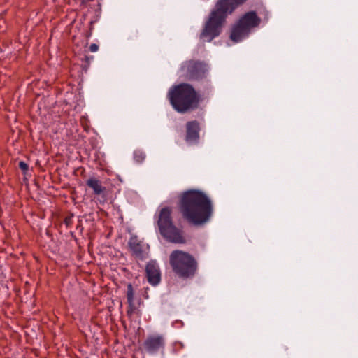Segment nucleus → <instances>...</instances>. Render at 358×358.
Instances as JSON below:
<instances>
[{
  "label": "nucleus",
  "instance_id": "obj_1",
  "mask_svg": "<svg viewBox=\"0 0 358 358\" xmlns=\"http://www.w3.org/2000/svg\"><path fill=\"white\" fill-rule=\"evenodd\" d=\"M180 211L182 217L190 224L202 226L213 215V204L207 195L196 189L182 193L180 200Z\"/></svg>",
  "mask_w": 358,
  "mask_h": 358
},
{
  "label": "nucleus",
  "instance_id": "obj_2",
  "mask_svg": "<svg viewBox=\"0 0 358 358\" xmlns=\"http://www.w3.org/2000/svg\"><path fill=\"white\" fill-rule=\"evenodd\" d=\"M247 0H218L210 12L200 34V39L210 42L222 32L223 25L229 14Z\"/></svg>",
  "mask_w": 358,
  "mask_h": 358
},
{
  "label": "nucleus",
  "instance_id": "obj_3",
  "mask_svg": "<svg viewBox=\"0 0 358 358\" xmlns=\"http://www.w3.org/2000/svg\"><path fill=\"white\" fill-rule=\"evenodd\" d=\"M167 98L173 109L180 113L194 110L199 106L200 96L188 83L173 85L168 91Z\"/></svg>",
  "mask_w": 358,
  "mask_h": 358
},
{
  "label": "nucleus",
  "instance_id": "obj_4",
  "mask_svg": "<svg viewBox=\"0 0 358 358\" xmlns=\"http://www.w3.org/2000/svg\"><path fill=\"white\" fill-rule=\"evenodd\" d=\"M169 264L173 272L183 279L194 277L198 269V262L190 253L181 250H173L169 255Z\"/></svg>",
  "mask_w": 358,
  "mask_h": 358
},
{
  "label": "nucleus",
  "instance_id": "obj_5",
  "mask_svg": "<svg viewBox=\"0 0 358 358\" xmlns=\"http://www.w3.org/2000/svg\"><path fill=\"white\" fill-rule=\"evenodd\" d=\"M172 210L169 207L162 208L159 213L157 224L162 237L170 243L185 244L187 241L184 231L173 223Z\"/></svg>",
  "mask_w": 358,
  "mask_h": 358
},
{
  "label": "nucleus",
  "instance_id": "obj_6",
  "mask_svg": "<svg viewBox=\"0 0 358 358\" xmlns=\"http://www.w3.org/2000/svg\"><path fill=\"white\" fill-rule=\"evenodd\" d=\"M261 19L255 11H249L244 14L235 24L231 31L230 38L236 43L247 37L251 29L259 26Z\"/></svg>",
  "mask_w": 358,
  "mask_h": 358
},
{
  "label": "nucleus",
  "instance_id": "obj_7",
  "mask_svg": "<svg viewBox=\"0 0 358 358\" xmlns=\"http://www.w3.org/2000/svg\"><path fill=\"white\" fill-rule=\"evenodd\" d=\"M206 65L196 60H187L182 63L179 69L180 77L187 80H199L206 76Z\"/></svg>",
  "mask_w": 358,
  "mask_h": 358
},
{
  "label": "nucleus",
  "instance_id": "obj_8",
  "mask_svg": "<svg viewBox=\"0 0 358 358\" xmlns=\"http://www.w3.org/2000/svg\"><path fill=\"white\" fill-rule=\"evenodd\" d=\"M165 346V337L158 334L148 335L143 343V350L150 355L164 354Z\"/></svg>",
  "mask_w": 358,
  "mask_h": 358
},
{
  "label": "nucleus",
  "instance_id": "obj_9",
  "mask_svg": "<svg viewBox=\"0 0 358 358\" xmlns=\"http://www.w3.org/2000/svg\"><path fill=\"white\" fill-rule=\"evenodd\" d=\"M128 245L135 258L143 260L147 257L148 246L145 245L136 236L130 237Z\"/></svg>",
  "mask_w": 358,
  "mask_h": 358
},
{
  "label": "nucleus",
  "instance_id": "obj_10",
  "mask_svg": "<svg viewBox=\"0 0 358 358\" xmlns=\"http://www.w3.org/2000/svg\"><path fill=\"white\" fill-rule=\"evenodd\" d=\"M145 275L148 282L152 285H157L161 280V273L158 264L155 261L151 260L146 264Z\"/></svg>",
  "mask_w": 358,
  "mask_h": 358
},
{
  "label": "nucleus",
  "instance_id": "obj_11",
  "mask_svg": "<svg viewBox=\"0 0 358 358\" xmlns=\"http://www.w3.org/2000/svg\"><path fill=\"white\" fill-rule=\"evenodd\" d=\"M199 123L196 120L189 121L186 124L185 141L188 143H197L199 139Z\"/></svg>",
  "mask_w": 358,
  "mask_h": 358
},
{
  "label": "nucleus",
  "instance_id": "obj_12",
  "mask_svg": "<svg viewBox=\"0 0 358 358\" xmlns=\"http://www.w3.org/2000/svg\"><path fill=\"white\" fill-rule=\"evenodd\" d=\"M126 296L128 303V308L127 310V316L129 317H131L134 315L140 316L141 311L138 306L134 303V290L131 283L127 284Z\"/></svg>",
  "mask_w": 358,
  "mask_h": 358
},
{
  "label": "nucleus",
  "instance_id": "obj_13",
  "mask_svg": "<svg viewBox=\"0 0 358 358\" xmlns=\"http://www.w3.org/2000/svg\"><path fill=\"white\" fill-rule=\"evenodd\" d=\"M85 183L92 190L94 195L102 196L106 195V187L102 185V182L97 178L90 177L86 180Z\"/></svg>",
  "mask_w": 358,
  "mask_h": 358
},
{
  "label": "nucleus",
  "instance_id": "obj_14",
  "mask_svg": "<svg viewBox=\"0 0 358 358\" xmlns=\"http://www.w3.org/2000/svg\"><path fill=\"white\" fill-rule=\"evenodd\" d=\"M144 159H145V155L142 152L136 151L134 152V159L137 162H141L143 161Z\"/></svg>",
  "mask_w": 358,
  "mask_h": 358
},
{
  "label": "nucleus",
  "instance_id": "obj_15",
  "mask_svg": "<svg viewBox=\"0 0 358 358\" xmlns=\"http://www.w3.org/2000/svg\"><path fill=\"white\" fill-rule=\"evenodd\" d=\"M18 166L22 171L24 174H26L27 172L29 170L28 164L26 162H23V161H20L19 162Z\"/></svg>",
  "mask_w": 358,
  "mask_h": 358
},
{
  "label": "nucleus",
  "instance_id": "obj_16",
  "mask_svg": "<svg viewBox=\"0 0 358 358\" xmlns=\"http://www.w3.org/2000/svg\"><path fill=\"white\" fill-rule=\"evenodd\" d=\"M73 215H68L66 216L65 218H64V224H66V226L67 227H70L72 224H73Z\"/></svg>",
  "mask_w": 358,
  "mask_h": 358
},
{
  "label": "nucleus",
  "instance_id": "obj_17",
  "mask_svg": "<svg viewBox=\"0 0 358 358\" xmlns=\"http://www.w3.org/2000/svg\"><path fill=\"white\" fill-rule=\"evenodd\" d=\"M99 50V46L96 43H92L90 46V50L92 52H95Z\"/></svg>",
  "mask_w": 358,
  "mask_h": 358
},
{
  "label": "nucleus",
  "instance_id": "obj_18",
  "mask_svg": "<svg viewBox=\"0 0 358 358\" xmlns=\"http://www.w3.org/2000/svg\"><path fill=\"white\" fill-rule=\"evenodd\" d=\"M91 35H92V31H90L87 33V38H89V37H90V36H91Z\"/></svg>",
  "mask_w": 358,
  "mask_h": 358
},
{
  "label": "nucleus",
  "instance_id": "obj_19",
  "mask_svg": "<svg viewBox=\"0 0 358 358\" xmlns=\"http://www.w3.org/2000/svg\"><path fill=\"white\" fill-rule=\"evenodd\" d=\"M85 61L87 62H90V58L88 57H85Z\"/></svg>",
  "mask_w": 358,
  "mask_h": 358
}]
</instances>
